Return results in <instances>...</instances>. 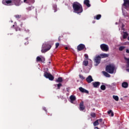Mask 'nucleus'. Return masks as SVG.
I'll return each instance as SVG.
<instances>
[{
	"mask_svg": "<svg viewBox=\"0 0 129 129\" xmlns=\"http://www.w3.org/2000/svg\"><path fill=\"white\" fill-rule=\"evenodd\" d=\"M73 9L74 10V13H76V14H81L83 12L82 5L78 2L73 3Z\"/></svg>",
	"mask_w": 129,
	"mask_h": 129,
	"instance_id": "f257e3e1",
	"label": "nucleus"
},
{
	"mask_svg": "<svg viewBox=\"0 0 129 129\" xmlns=\"http://www.w3.org/2000/svg\"><path fill=\"white\" fill-rule=\"evenodd\" d=\"M51 45H49L48 43H44L42 45V49H41L42 53H46L47 51H49L51 48Z\"/></svg>",
	"mask_w": 129,
	"mask_h": 129,
	"instance_id": "f03ea898",
	"label": "nucleus"
},
{
	"mask_svg": "<svg viewBox=\"0 0 129 129\" xmlns=\"http://www.w3.org/2000/svg\"><path fill=\"white\" fill-rule=\"evenodd\" d=\"M115 67L112 64H109L106 67V71L110 74H112L114 72Z\"/></svg>",
	"mask_w": 129,
	"mask_h": 129,
	"instance_id": "7ed1b4c3",
	"label": "nucleus"
},
{
	"mask_svg": "<svg viewBox=\"0 0 129 129\" xmlns=\"http://www.w3.org/2000/svg\"><path fill=\"white\" fill-rule=\"evenodd\" d=\"M43 76L47 79H49V80H50V81H53L54 80V76L52 75L51 74L48 73L47 72H45Z\"/></svg>",
	"mask_w": 129,
	"mask_h": 129,
	"instance_id": "20e7f679",
	"label": "nucleus"
},
{
	"mask_svg": "<svg viewBox=\"0 0 129 129\" xmlns=\"http://www.w3.org/2000/svg\"><path fill=\"white\" fill-rule=\"evenodd\" d=\"M101 50L103 51L104 52H107L108 50H109V48L108 47V45L105 44H102L100 45Z\"/></svg>",
	"mask_w": 129,
	"mask_h": 129,
	"instance_id": "39448f33",
	"label": "nucleus"
},
{
	"mask_svg": "<svg viewBox=\"0 0 129 129\" xmlns=\"http://www.w3.org/2000/svg\"><path fill=\"white\" fill-rule=\"evenodd\" d=\"M2 4L4 6H13V1L12 0H3Z\"/></svg>",
	"mask_w": 129,
	"mask_h": 129,
	"instance_id": "423d86ee",
	"label": "nucleus"
},
{
	"mask_svg": "<svg viewBox=\"0 0 129 129\" xmlns=\"http://www.w3.org/2000/svg\"><path fill=\"white\" fill-rule=\"evenodd\" d=\"M100 61H101V57L100 55H97L95 57V62L96 64L95 66H97L100 63Z\"/></svg>",
	"mask_w": 129,
	"mask_h": 129,
	"instance_id": "0eeeda50",
	"label": "nucleus"
},
{
	"mask_svg": "<svg viewBox=\"0 0 129 129\" xmlns=\"http://www.w3.org/2000/svg\"><path fill=\"white\" fill-rule=\"evenodd\" d=\"M12 4L13 6L19 7V6H21V0H12Z\"/></svg>",
	"mask_w": 129,
	"mask_h": 129,
	"instance_id": "6e6552de",
	"label": "nucleus"
},
{
	"mask_svg": "<svg viewBox=\"0 0 129 129\" xmlns=\"http://www.w3.org/2000/svg\"><path fill=\"white\" fill-rule=\"evenodd\" d=\"M84 49H85V45L83 44H80L78 46H77V50L78 51H82V50H84Z\"/></svg>",
	"mask_w": 129,
	"mask_h": 129,
	"instance_id": "1a4fd4ad",
	"label": "nucleus"
},
{
	"mask_svg": "<svg viewBox=\"0 0 129 129\" xmlns=\"http://www.w3.org/2000/svg\"><path fill=\"white\" fill-rule=\"evenodd\" d=\"M80 91L81 92H82V93H87V94H89V91H88V90L82 88V87H80L79 88Z\"/></svg>",
	"mask_w": 129,
	"mask_h": 129,
	"instance_id": "9d476101",
	"label": "nucleus"
},
{
	"mask_svg": "<svg viewBox=\"0 0 129 129\" xmlns=\"http://www.w3.org/2000/svg\"><path fill=\"white\" fill-rule=\"evenodd\" d=\"M79 109L80 110H81V111H82L84 110V109H85V106H84V102L82 101L80 102Z\"/></svg>",
	"mask_w": 129,
	"mask_h": 129,
	"instance_id": "9b49d317",
	"label": "nucleus"
},
{
	"mask_svg": "<svg viewBox=\"0 0 129 129\" xmlns=\"http://www.w3.org/2000/svg\"><path fill=\"white\" fill-rule=\"evenodd\" d=\"M93 86L95 88H98L100 85V82H95L92 83Z\"/></svg>",
	"mask_w": 129,
	"mask_h": 129,
	"instance_id": "f8f14e48",
	"label": "nucleus"
},
{
	"mask_svg": "<svg viewBox=\"0 0 129 129\" xmlns=\"http://www.w3.org/2000/svg\"><path fill=\"white\" fill-rule=\"evenodd\" d=\"M86 81L88 82V83H91L92 81H93V79H92V77L91 76H89L86 78Z\"/></svg>",
	"mask_w": 129,
	"mask_h": 129,
	"instance_id": "ddd939ff",
	"label": "nucleus"
},
{
	"mask_svg": "<svg viewBox=\"0 0 129 129\" xmlns=\"http://www.w3.org/2000/svg\"><path fill=\"white\" fill-rule=\"evenodd\" d=\"M123 7H125V8H127V7H128L129 8V0H123Z\"/></svg>",
	"mask_w": 129,
	"mask_h": 129,
	"instance_id": "4468645a",
	"label": "nucleus"
},
{
	"mask_svg": "<svg viewBox=\"0 0 129 129\" xmlns=\"http://www.w3.org/2000/svg\"><path fill=\"white\" fill-rule=\"evenodd\" d=\"M37 62H44L45 61V58H41L40 56L36 57Z\"/></svg>",
	"mask_w": 129,
	"mask_h": 129,
	"instance_id": "2eb2a0df",
	"label": "nucleus"
},
{
	"mask_svg": "<svg viewBox=\"0 0 129 129\" xmlns=\"http://www.w3.org/2000/svg\"><path fill=\"white\" fill-rule=\"evenodd\" d=\"M70 99L71 100V103H73V101H75V100H76V97H75L74 95H71L70 97Z\"/></svg>",
	"mask_w": 129,
	"mask_h": 129,
	"instance_id": "dca6fc26",
	"label": "nucleus"
},
{
	"mask_svg": "<svg viewBox=\"0 0 129 129\" xmlns=\"http://www.w3.org/2000/svg\"><path fill=\"white\" fill-rule=\"evenodd\" d=\"M89 0H84V4L88 8H90V4H89Z\"/></svg>",
	"mask_w": 129,
	"mask_h": 129,
	"instance_id": "f3484780",
	"label": "nucleus"
},
{
	"mask_svg": "<svg viewBox=\"0 0 129 129\" xmlns=\"http://www.w3.org/2000/svg\"><path fill=\"white\" fill-rule=\"evenodd\" d=\"M122 87H123V88H127V87H128V83L126 82H123L122 83Z\"/></svg>",
	"mask_w": 129,
	"mask_h": 129,
	"instance_id": "a211bd4d",
	"label": "nucleus"
},
{
	"mask_svg": "<svg viewBox=\"0 0 129 129\" xmlns=\"http://www.w3.org/2000/svg\"><path fill=\"white\" fill-rule=\"evenodd\" d=\"M109 56V54L106 53H102L100 54V57L102 58H107Z\"/></svg>",
	"mask_w": 129,
	"mask_h": 129,
	"instance_id": "6ab92c4d",
	"label": "nucleus"
},
{
	"mask_svg": "<svg viewBox=\"0 0 129 129\" xmlns=\"http://www.w3.org/2000/svg\"><path fill=\"white\" fill-rule=\"evenodd\" d=\"M123 39H126L127 38V36H128V34L126 32H123Z\"/></svg>",
	"mask_w": 129,
	"mask_h": 129,
	"instance_id": "aec40b11",
	"label": "nucleus"
},
{
	"mask_svg": "<svg viewBox=\"0 0 129 129\" xmlns=\"http://www.w3.org/2000/svg\"><path fill=\"white\" fill-rule=\"evenodd\" d=\"M102 73L105 77H110V75L107 73L106 72L103 71Z\"/></svg>",
	"mask_w": 129,
	"mask_h": 129,
	"instance_id": "412c9836",
	"label": "nucleus"
},
{
	"mask_svg": "<svg viewBox=\"0 0 129 129\" xmlns=\"http://www.w3.org/2000/svg\"><path fill=\"white\" fill-rule=\"evenodd\" d=\"M63 81V79L61 77H59L56 80V82L61 83Z\"/></svg>",
	"mask_w": 129,
	"mask_h": 129,
	"instance_id": "4be33fe9",
	"label": "nucleus"
},
{
	"mask_svg": "<svg viewBox=\"0 0 129 129\" xmlns=\"http://www.w3.org/2000/svg\"><path fill=\"white\" fill-rule=\"evenodd\" d=\"M101 18V15L99 14L96 15V16L94 17V19H96L97 20H100V19Z\"/></svg>",
	"mask_w": 129,
	"mask_h": 129,
	"instance_id": "5701e85b",
	"label": "nucleus"
},
{
	"mask_svg": "<svg viewBox=\"0 0 129 129\" xmlns=\"http://www.w3.org/2000/svg\"><path fill=\"white\" fill-rule=\"evenodd\" d=\"M124 60L127 61V68H128L129 67V58H127L125 57H124Z\"/></svg>",
	"mask_w": 129,
	"mask_h": 129,
	"instance_id": "b1692460",
	"label": "nucleus"
},
{
	"mask_svg": "<svg viewBox=\"0 0 129 129\" xmlns=\"http://www.w3.org/2000/svg\"><path fill=\"white\" fill-rule=\"evenodd\" d=\"M83 65H84V66H88V60H84L83 62Z\"/></svg>",
	"mask_w": 129,
	"mask_h": 129,
	"instance_id": "393cba45",
	"label": "nucleus"
},
{
	"mask_svg": "<svg viewBox=\"0 0 129 129\" xmlns=\"http://www.w3.org/2000/svg\"><path fill=\"white\" fill-rule=\"evenodd\" d=\"M94 126H96L99 124V122H98V120H96L95 122L93 123Z\"/></svg>",
	"mask_w": 129,
	"mask_h": 129,
	"instance_id": "a878e982",
	"label": "nucleus"
},
{
	"mask_svg": "<svg viewBox=\"0 0 129 129\" xmlns=\"http://www.w3.org/2000/svg\"><path fill=\"white\" fill-rule=\"evenodd\" d=\"M107 113L109 114H110V113H111V116H113V115H114V114L113 113V112H112V110H111L108 111Z\"/></svg>",
	"mask_w": 129,
	"mask_h": 129,
	"instance_id": "bb28decb",
	"label": "nucleus"
},
{
	"mask_svg": "<svg viewBox=\"0 0 129 129\" xmlns=\"http://www.w3.org/2000/svg\"><path fill=\"white\" fill-rule=\"evenodd\" d=\"M113 99H114V100H115L116 101H118V96H115V95H113Z\"/></svg>",
	"mask_w": 129,
	"mask_h": 129,
	"instance_id": "cd10ccee",
	"label": "nucleus"
},
{
	"mask_svg": "<svg viewBox=\"0 0 129 129\" xmlns=\"http://www.w3.org/2000/svg\"><path fill=\"white\" fill-rule=\"evenodd\" d=\"M90 115L92 117H93L94 118L96 116V114H95V113L94 112H91Z\"/></svg>",
	"mask_w": 129,
	"mask_h": 129,
	"instance_id": "c85d7f7f",
	"label": "nucleus"
},
{
	"mask_svg": "<svg viewBox=\"0 0 129 129\" xmlns=\"http://www.w3.org/2000/svg\"><path fill=\"white\" fill-rule=\"evenodd\" d=\"M100 88L101 90H105L106 89V87H105V85H102L101 86Z\"/></svg>",
	"mask_w": 129,
	"mask_h": 129,
	"instance_id": "c756f323",
	"label": "nucleus"
},
{
	"mask_svg": "<svg viewBox=\"0 0 129 129\" xmlns=\"http://www.w3.org/2000/svg\"><path fill=\"white\" fill-rule=\"evenodd\" d=\"M21 17H22V15H15V18H16V19H17L18 20H19V19H21Z\"/></svg>",
	"mask_w": 129,
	"mask_h": 129,
	"instance_id": "7c9ffc66",
	"label": "nucleus"
},
{
	"mask_svg": "<svg viewBox=\"0 0 129 129\" xmlns=\"http://www.w3.org/2000/svg\"><path fill=\"white\" fill-rule=\"evenodd\" d=\"M56 85L57 86V89H60L61 86H62V84L59 83L58 84L55 85V86Z\"/></svg>",
	"mask_w": 129,
	"mask_h": 129,
	"instance_id": "2f4dec72",
	"label": "nucleus"
},
{
	"mask_svg": "<svg viewBox=\"0 0 129 129\" xmlns=\"http://www.w3.org/2000/svg\"><path fill=\"white\" fill-rule=\"evenodd\" d=\"M79 77L81 79H82V80H84V79H85V78H84L83 75H79Z\"/></svg>",
	"mask_w": 129,
	"mask_h": 129,
	"instance_id": "473e14b6",
	"label": "nucleus"
},
{
	"mask_svg": "<svg viewBox=\"0 0 129 129\" xmlns=\"http://www.w3.org/2000/svg\"><path fill=\"white\" fill-rule=\"evenodd\" d=\"M123 49H124V46H120L119 47V51H122V50H123Z\"/></svg>",
	"mask_w": 129,
	"mask_h": 129,
	"instance_id": "72a5a7b5",
	"label": "nucleus"
},
{
	"mask_svg": "<svg viewBox=\"0 0 129 129\" xmlns=\"http://www.w3.org/2000/svg\"><path fill=\"white\" fill-rule=\"evenodd\" d=\"M53 8L54 10V13H56V11H57V5H54L53 6Z\"/></svg>",
	"mask_w": 129,
	"mask_h": 129,
	"instance_id": "f704fd0d",
	"label": "nucleus"
},
{
	"mask_svg": "<svg viewBox=\"0 0 129 129\" xmlns=\"http://www.w3.org/2000/svg\"><path fill=\"white\" fill-rule=\"evenodd\" d=\"M59 43H55V49H57V48H58L59 47Z\"/></svg>",
	"mask_w": 129,
	"mask_h": 129,
	"instance_id": "c9c22d12",
	"label": "nucleus"
},
{
	"mask_svg": "<svg viewBox=\"0 0 129 129\" xmlns=\"http://www.w3.org/2000/svg\"><path fill=\"white\" fill-rule=\"evenodd\" d=\"M97 120H98V122L99 123L100 122H102V118H100V119H97Z\"/></svg>",
	"mask_w": 129,
	"mask_h": 129,
	"instance_id": "e433bc0d",
	"label": "nucleus"
},
{
	"mask_svg": "<svg viewBox=\"0 0 129 129\" xmlns=\"http://www.w3.org/2000/svg\"><path fill=\"white\" fill-rule=\"evenodd\" d=\"M84 56L86 58V59H88V54H85Z\"/></svg>",
	"mask_w": 129,
	"mask_h": 129,
	"instance_id": "4c0bfd02",
	"label": "nucleus"
},
{
	"mask_svg": "<svg viewBox=\"0 0 129 129\" xmlns=\"http://www.w3.org/2000/svg\"><path fill=\"white\" fill-rule=\"evenodd\" d=\"M25 32H26V33H29L30 32V30L29 29H27V30H25Z\"/></svg>",
	"mask_w": 129,
	"mask_h": 129,
	"instance_id": "58836bf2",
	"label": "nucleus"
},
{
	"mask_svg": "<svg viewBox=\"0 0 129 129\" xmlns=\"http://www.w3.org/2000/svg\"><path fill=\"white\" fill-rule=\"evenodd\" d=\"M126 52L127 53H129V50H128V49H126Z\"/></svg>",
	"mask_w": 129,
	"mask_h": 129,
	"instance_id": "ea45409f",
	"label": "nucleus"
},
{
	"mask_svg": "<svg viewBox=\"0 0 129 129\" xmlns=\"http://www.w3.org/2000/svg\"><path fill=\"white\" fill-rule=\"evenodd\" d=\"M43 110H45V111H47V110L46 109V108H45V107H44V108H43Z\"/></svg>",
	"mask_w": 129,
	"mask_h": 129,
	"instance_id": "a19ab883",
	"label": "nucleus"
},
{
	"mask_svg": "<svg viewBox=\"0 0 129 129\" xmlns=\"http://www.w3.org/2000/svg\"><path fill=\"white\" fill-rule=\"evenodd\" d=\"M67 91L68 92H69V89L68 88H67Z\"/></svg>",
	"mask_w": 129,
	"mask_h": 129,
	"instance_id": "79ce46f5",
	"label": "nucleus"
},
{
	"mask_svg": "<svg viewBox=\"0 0 129 129\" xmlns=\"http://www.w3.org/2000/svg\"><path fill=\"white\" fill-rule=\"evenodd\" d=\"M126 71H127V72H129V69H126Z\"/></svg>",
	"mask_w": 129,
	"mask_h": 129,
	"instance_id": "37998d69",
	"label": "nucleus"
},
{
	"mask_svg": "<svg viewBox=\"0 0 129 129\" xmlns=\"http://www.w3.org/2000/svg\"><path fill=\"white\" fill-rule=\"evenodd\" d=\"M65 49H66V50H68V47H66Z\"/></svg>",
	"mask_w": 129,
	"mask_h": 129,
	"instance_id": "c03bdc74",
	"label": "nucleus"
},
{
	"mask_svg": "<svg viewBox=\"0 0 129 129\" xmlns=\"http://www.w3.org/2000/svg\"><path fill=\"white\" fill-rule=\"evenodd\" d=\"M60 38H61V36H59V37H58V41H60Z\"/></svg>",
	"mask_w": 129,
	"mask_h": 129,
	"instance_id": "a18cd8bd",
	"label": "nucleus"
},
{
	"mask_svg": "<svg viewBox=\"0 0 129 129\" xmlns=\"http://www.w3.org/2000/svg\"><path fill=\"white\" fill-rule=\"evenodd\" d=\"M95 129H99V128H98V127H95Z\"/></svg>",
	"mask_w": 129,
	"mask_h": 129,
	"instance_id": "49530a36",
	"label": "nucleus"
},
{
	"mask_svg": "<svg viewBox=\"0 0 129 129\" xmlns=\"http://www.w3.org/2000/svg\"><path fill=\"white\" fill-rule=\"evenodd\" d=\"M93 24H95V21H93Z\"/></svg>",
	"mask_w": 129,
	"mask_h": 129,
	"instance_id": "de8ad7c7",
	"label": "nucleus"
},
{
	"mask_svg": "<svg viewBox=\"0 0 129 129\" xmlns=\"http://www.w3.org/2000/svg\"><path fill=\"white\" fill-rule=\"evenodd\" d=\"M24 3H26V2H27V0H24Z\"/></svg>",
	"mask_w": 129,
	"mask_h": 129,
	"instance_id": "09e8293b",
	"label": "nucleus"
},
{
	"mask_svg": "<svg viewBox=\"0 0 129 129\" xmlns=\"http://www.w3.org/2000/svg\"><path fill=\"white\" fill-rule=\"evenodd\" d=\"M13 27H15V25H13Z\"/></svg>",
	"mask_w": 129,
	"mask_h": 129,
	"instance_id": "8fccbe9b",
	"label": "nucleus"
},
{
	"mask_svg": "<svg viewBox=\"0 0 129 129\" xmlns=\"http://www.w3.org/2000/svg\"><path fill=\"white\" fill-rule=\"evenodd\" d=\"M63 37V36H61V38Z\"/></svg>",
	"mask_w": 129,
	"mask_h": 129,
	"instance_id": "3c124183",
	"label": "nucleus"
}]
</instances>
